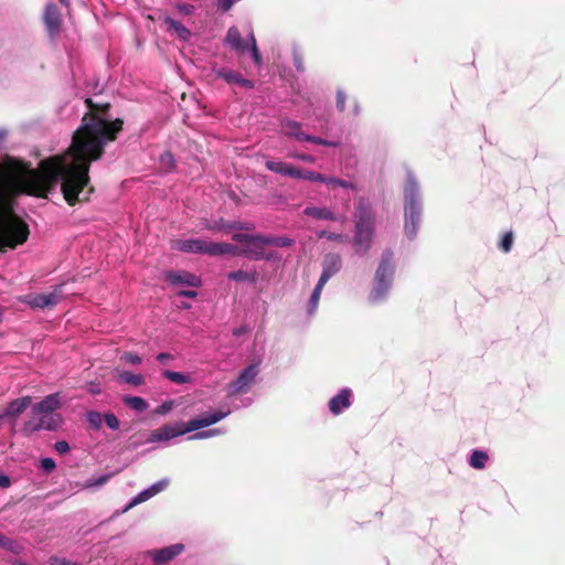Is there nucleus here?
<instances>
[{"instance_id":"nucleus-1","label":"nucleus","mask_w":565,"mask_h":565,"mask_svg":"<svg viewBox=\"0 0 565 565\" xmlns=\"http://www.w3.org/2000/svg\"><path fill=\"white\" fill-rule=\"evenodd\" d=\"M88 111L75 130L68 149L41 160L38 168L31 163L6 156L0 162V253L23 245L29 236V225L14 213L15 200L21 195L47 199L57 183L70 206L86 203L95 192L89 169L105 153V147L117 139L124 120L113 119L110 103L85 99Z\"/></svg>"},{"instance_id":"nucleus-2","label":"nucleus","mask_w":565,"mask_h":565,"mask_svg":"<svg viewBox=\"0 0 565 565\" xmlns=\"http://www.w3.org/2000/svg\"><path fill=\"white\" fill-rule=\"evenodd\" d=\"M404 214H405V234L414 238L417 233V226L420 221L422 206L419 203L418 184L414 179H408L404 190Z\"/></svg>"},{"instance_id":"nucleus-3","label":"nucleus","mask_w":565,"mask_h":565,"mask_svg":"<svg viewBox=\"0 0 565 565\" xmlns=\"http://www.w3.org/2000/svg\"><path fill=\"white\" fill-rule=\"evenodd\" d=\"M394 271L393 252L386 249L375 273L374 286L370 295L372 301H379L385 297L391 288Z\"/></svg>"},{"instance_id":"nucleus-4","label":"nucleus","mask_w":565,"mask_h":565,"mask_svg":"<svg viewBox=\"0 0 565 565\" xmlns=\"http://www.w3.org/2000/svg\"><path fill=\"white\" fill-rule=\"evenodd\" d=\"M178 248L183 253H199L210 256L226 255V250H230L224 243L207 242L204 239L179 241Z\"/></svg>"},{"instance_id":"nucleus-5","label":"nucleus","mask_w":565,"mask_h":565,"mask_svg":"<svg viewBox=\"0 0 565 565\" xmlns=\"http://www.w3.org/2000/svg\"><path fill=\"white\" fill-rule=\"evenodd\" d=\"M256 237H259L260 239L254 241L253 243H250V245L245 246V247H238L233 244L224 243V245L230 248V250H226V254L236 255V256H246L248 258L256 259V260L264 259V258L268 259L269 257L265 256V253H264V246L267 245V243H265L266 236L256 235Z\"/></svg>"},{"instance_id":"nucleus-6","label":"nucleus","mask_w":565,"mask_h":565,"mask_svg":"<svg viewBox=\"0 0 565 565\" xmlns=\"http://www.w3.org/2000/svg\"><path fill=\"white\" fill-rule=\"evenodd\" d=\"M258 374L256 364H249L238 375V377L228 384V395L246 393L248 386L255 381Z\"/></svg>"},{"instance_id":"nucleus-7","label":"nucleus","mask_w":565,"mask_h":565,"mask_svg":"<svg viewBox=\"0 0 565 565\" xmlns=\"http://www.w3.org/2000/svg\"><path fill=\"white\" fill-rule=\"evenodd\" d=\"M61 299V289H55L50 294L28 295L24 298V302L33 309H46L56 306Z\"/></svg>"},{"instance_id":"nucleus-8","label":"nucleus","mask_w":565,"mask_h":565,"mask_svg":"<svg viewBox=\"0 0 565 565\" xmlns=\"http://www.w3.org/2000/svg\"><path fill=\"white\" fill-rule=\"evenodd\" d=\"M43 22L51 39H55L62 30V14L54 3L46 4L43 13Z\"/></svg>"},{"instance_id":"nucleus-9","label":"nucleus","mask_w":565,"mask_h":565,"mask_svg":"<svg viewBox=\"0 0 565 565\" xmlns=\"http://www.w3.org/2000/svg\"><path fill=\"white\" fill-rule=\"evenodd\" d=\"M226 416V413L223 412H214V413H206L200 417L190 419L186 424H184L183 433H190L198 430L200 428H204L207 426H211L221 419H223Z\"/></svg>"},{"instance_id":"nucleus-10","label":"nucleus","mask_w":565,"mask_h":565,"mask_svg":"<svg viewBox=\"0 0 565 565\" xmlns=\"http://www.w3.org/2000/svg\"><path fill=\"white\" fill-rule=\"evenodd\" d=\"M184 550V545L181 543L172 544L170 546L149 551L148 554L151 556L156 565H166Z\"/></svg>"},{"instance_id":"nucleus-11","label":"nucleus","mask_w":565,"mask_h":565,"mask_svg":"<svg viewBox=\"0 0 565 565\" xmlns=\"http://www.w3.org/2000/svg\"><path fill=\"white\" fill-rule=\"evenodd\" d=\"M342 267V259L339 254L330 253L327 254L322 262V273L319 278L321 284H327V281L334 276Z\"/></svg>"},{"instance_id":"nucleus-12","label":"nucleus","mask_w":565,"mask_h":565,"mask_svg":"<svg viewBox=\"0 0 565 565\" xmlns=\"http://www.w3.org/2000/svg\"><path fill=\"white\" fill-rule=\"evenodd\" d=\"M32 403V398L30 396H24L21 398H17L11 401L3 412L0 414V419L11 418L17 419Z\"/></svg>"},{"instance_id":"nucleus-13","label":"nucleus","mask_w":565,"mask_h":565,"mask_svg":"<svg viewBox=\"0 0 565 565\" xmlns=\"http://www.w3.org/2000/svg\"><path fill=\"white\" fill-rule=\"evenodd\" d=\"M216 78H222L227 84H237L246 89L254 88V83L250 79L244 78L238 72L218 68L214 71Z\"/></svg>"},{"instance_id":"nucleus-14","label":"nucleus","mask_w":565,"mask_h":565,"mask_svg":"<svg viewBox=\"0 0 565 565\" xmlns=\"http://www.w3.org/2000/svg\"><path fill=\"white\" fill-rule=\"evenodd\" d=\"M61 402L58 394H50L45 396L41 402L32 406V414L34 416L41 414H52L55 409L60 408Z\"/></svg>"},{"instance_id":"nucleus-15","label":"nucleus","mask_w":565,"mask_h":565,"mask_svg":"<svg viewBox=\"0 0 565 565\" xmlns=\"http://www.w3.org/2000/svg\"><path fill=\"white\" fill-rule=\"evenodd\" d=\"M352 391L350 388L341 390L329 401V411L333 415H339L342 409L350 407Z\"/></svg>"},{"instance_id":"nucleus-16","label":"nucleus","mask_w":565,"mask_h":565,"mask_svg":"<svg viewBox=\"0 0 565 565\" xmlns=\"http://www.w3.org/2000/svg\"><path fill=\"white\" fill-rule=\"evenodd\" d=\"M224 43L238 54L245 53L247 43L243 40L237 26H231L225 35Z\"/></svg>"},{"instance_id":"nucleus-17","label":"nucleus","mask_w":565,"mask_h":565,"mask_svg":"<svg viewBox=\"0 0 565 565\" xmlns=\"http://www.w3.org/2000/svg\"><path fill=\"white\" fill-rule=\"evenodd\" d=\"M167 280L172 285H185L191 287H199L201 285L200 277L189 271H169L167 273Z\"/></svg>"},{"instance_id":"nucleus-18","label":"nucleus","mask_w":565,"mask_h":565,"mask_svg":"<svg viewBox=\"0 0 565 565\" xmlns=\"http://www.w3.org/2000/svg\"><path fill=\"white\" fill-rule=\"evenodd\" d=\"M183 428H178L173 426H162L156 430L152 431L150 441H159V440H169L173 437L183 435Z\"/></svg>"},{"instance_id":"nucleus-19","label":"nucleus","mask_w":565,"mask_h":565,"mask_svg":"<svg viewBox=\"0 0 565 565\" xmlns=\"http://www.w3.org/2000/svg\"><path fill=\"white\" fill-rule=\"evenodd\" d=\"M281 130L285 136L296 138L299 141H305L307 134L301 130V125L298 121L291 119H285L281 121Z\"/></svg>"},{"instance_id":"nucleus-20","label":"nucleus","mask_w":565,"mask_h":565,"mask_svg":"<svg viewBox=\"0 0 565 565\" xmlns=\"http://www.w3.org/2000/svg\"><path fill=\"white\" fill-rule=\"evenodd\" d=\"M373 233L356 231L353 237V245L358 253L365 254L372 245Z\"/></svg>"},{"instance_id":"nucleus-21","label":"nucleus","mask_w":565,"mask_h":565,"mask_svg":"<svg viewBox=\"0 0 565 565\" xmlns=\"http://www.w3.org/2000/svg\"><path fill=\"white\" fill-rule=\"evenodd\" d=\"M305 215L317 218V220H328V221H338L339 217L326 207L318 206H307L303 210Z\"/></svg>"},{"instance_id":"nucleus-22","label":"nucleus","mask_w":565,"mask_h":565,"mask_svg":"<svg viewBox=\"0 0 565 565\" xmlns=\"http://www.w3.org/2000/svg\"><path fill=\"white\" fill-rule=\"evenodd\" d=\"M354 218H355V221H374L372 207L366 200L360 199L356 202L355 211H354Z\"/></svg>"},{"instance_id":"nucleus-23","label":"nucleus","mask_w":565,"mask_h":565,"mask_svg":"<svg viewBox=\"0 0 565 565\" xmlns=\"http://www.w3.org/2000/svg\"><path fill=\"white\" fill-rule=\"evenodd\" d=\"M163 22L168 26V30L173 31L178 35L179 39H181L183 41L189 40L191 32L182 23H180L179 21H177L170 17H164Z\"/></svg>"},{"instance_id":"nucleus-24","label":"nucleus","mask_w":565,"mask_h":565,"mask_svg":"<svg viewBox=\"0 0 565 565\" xmlns=\"http://www.w3.org/2000/svg\"><path fill=\"white\" fill-rule=\"evenodd\" d=\"M488 459L489 456L487 452L482 450H473L469 459V465L475 469H483Z\"/></svg>"},{"instance_id":"nucleus-25","label":"nucleus","mask_w":565,"mask_h":565,"mask_svg":"<svg viewBox=\"0 0 565 565\" xmlns=\"http://www.w3.org/2000/svg\"><path fill=\"white\" fill-rule=\"evenodd\" d=\"M228 279L231 280H236V281H249L252 284H255L257 281V274L254 271V273H247L245 270H236V271H231L228 275H227Z\"/></svg>"},{"instance_id":"nucleus-26","label":"nucleus","mask_w":565,"mask_h":565,"mask_svg":"<svg viewBox=\"0 0 565 565\" xmlns=\"http://www.w3.org/2000/svg\"><path fill=\"white\" fill-rule=\"evenodd\" d=\"M124 403L137 412H145L148 408L146 399L139 396H125Z\"/></svg>"},{"instance_id":"nucleus-27","label":"nucleus","mask_w":565,"mask_h":565,"mask_svg":"<svg viewBox=\"0 0 565 565\" xmlns=\"http://www.w3.org/2000/svg\"><path fill=\"white\" fill-rule=\"evenodd\" d=\"M118 377L127 383V384H130V385H134V386H140L145 383V377L141 375V374H135L132 372H129V371H122L119 373Z\"/></svg>"},{"instance_id":"nucleus-28","label":"nucleus","mask_w":565,"mask_h":565,"mask_svg":"<svg viewBox=\"0 0 565 565\" xmlns=\"http://www.w3.org/2000/svg\"><path fill=\"white\" fill-rule=\"evenodd\" d=\"M324 285L326 284H321V281H318V284L316 285V287L310 296L309 302H308L309 315H311L317 309L319 300H320L321 291H322Z\"/></svg>"},{"instance_id":"nucleus-29","label":"nucleus","mask_w":565,"mask_h":565,"mask_svg":"<svg viewBox=\"0 0 565 565\" xmlns=\"http://www.w3.org/2000/svg\"><path fill=\"white\" fill-rule=\"evenodd\" d=\"M39 416H40L38 418L40 422L39 427H41V430L42 429L54 430L57 427V419H56L57 416L56 415L41 414Z\"/></svg>"},{"instance_id":"nucleus-30","label":"nucleus","mask_w":565,"mask_h":565,"mask_svg":"<svg viewBox=\"0 0 565 565\" xmlns=\"http://www.w3.org/2000/svg\"><path fill=\"white\" fill-rule=\"evenodd\" d=\"M265 243L277 247H290L295 244V241L285 236H266Z\"/></svg>"},{"instance_id":"nucleus-31","label":"nucleus","mask_w":565,"mask_h":565,"mask_svg":"<svg viewBox=\"0 0 565 565\" xmlns=\"http://www.w3.org/2000/svg\"><path fill=\"white\" fill-rule=\"evenodd\" d=\"M265 167L271 171V172H276V173H280L282 175H287L288 174V169L290 167V164L286 163V162H282V161H273V160H268L265 162Z\"/></svg>"},{"instance_id":"nucleus-32","label":"nucleus","mask_w":565,"mask_h":565,"mask_svg":"<svg viewBox=\"0 0 565 565\" xmlns=\"http://www.w3.org/2000/svg\"><path fill=\"white\" fill-rule=\"evenodd\" d=\"M162 376L175 384H184L190 382V376L180 372L164 370L162 371Z\"/></svg>"},{"instance_id":"nucleus-33","label":"nucleus","mask_w":565,"mask_h":565,"mask_svg":"<svg viewBox=\"0 0 565 565\" xmlns=\"http://www.w3.org/2000/svg\"><path fill=\"white\" fill-rule=\"evenodd\" d=\"M0 546L14 554H19L22 551V546L17 541L8 539L2 534H0Z\"/></svg>"},{"instance_id":"nucleus-34","label":"nucleus","mask_w":565,"mask_h":565,"mask_svg":"<svg viewBox=\"0 0 565 565\" xmlns=\"http://www.w3.org/2000/svg\"><path fill=\"white\" fill-rule=\"evenodd\" d=\"M86 418L93 429H95V430L100 429V427L103 425L104 416L99 412L89 411L86 414Z\"/></svg>"},{"instance_id":"nucleus-35","label":"nucleus","mask_w":565,"mask_h":565,"mask_svg":"<svg viewBox=\"0 0 565 565\" xmlns=\"http://www.w3.org/2000/svg\"><path fill=\"white\" fill-rule=\"evenodd\" d=\"M326 184L330 186H342L344 189L356 190V185L354 183L334 177H328Z\"/></svg>"},{"instance_id":"nucleus-36","label":"nucleus","mask_w":565,"mask_h":565,"mask_svg":"<svg viewBox=\"0 0 565 565\" xmlns=\"http://www.w3.org/2000/svg\"><path fill=\"white\" fill-rule=\"evenodd\" d=\"M513 241H514L513 233L511 231L505 232L499 243V248L503 253H509L512 248Z\"/></svg>"},{"instance_id":"nucleus-37","label":"nucleus","mask_w":565,"mask_h":565,"mask_svg":"<svg viewBox=\"0 0 565 565\" xmlns=\"http://www.w3.org/2000/svg\"><path fill=\"white\" fill-rule=\"evenodd\" d=\"M40 426V422L38 418H32V419H29L24 423L23 425V428H22V433L26 436L35 433V431H39L41 430V427Z\"/></svg>"},{"instance_id":"nucleus-38","label":"nucleus","mask_w":565,"mask_h":565,"mask_svg":"<svg viewBox=\"0 0 565 565\" xmlns=\"http://www.w3.org/2000/svg\"><path fill=\"white\" fill-rule=\"evenodd\" d=\"M40 426V422L38 418H32V419H29L24 423L23 425V428H22V433L26 436L35 433V431H39L41 430V427Z\"/></svg>"},{"instance_id":"nucleus-39","label":"nucleus","mask_w":565,"mask_h":565,"mask_svg":"<svg viewBox=\"0 0 565 565\" xmlns=\"http://www.w3.org/2000/svg\"><path fill=\"white\" fill-rule=\"evenodd\" d=\"M233 241L245 244L246 246L250 245L254 241H259V237H256V235H249L244 233H236L232 236Z\"/></svg>"},{"instance_id":"nucleus-40","label":"nucleus","mask_w":565,"mask_h":565,"mask_svg":"<svg viewBox=\"0 0 565 565\" xmlns=\"http://www.w3.org/2000/svg\"><path fill=\"white\" fill-rule=\"evenodd\" d=\"M249 40H250V54H252V57H253L255 64L260 65L263 60H262V55L259 53V50L257 47L256 39H255L253 33H250Z\"/></svg>"},{"instance_id":"nucleus-41","label":"nucleus","mask_w":565,"mask_h":565,"mask_svg":"<svg viewBox=\"0 0 565 565\" xmlns=\"http://www.w3.org/2000/svg\"><path fill=\"white\" fill-rule=\"evenodd\" d=\"M160 163L167 170L171 171L174 168V158L170 151H166L160 156Z\"/></svg>"},{"instance_id":"nucleus-42","label":"nucleus","mask_w":565,"mask_h":565,"mask_svg":"<svg viewBox=\"0 0 565 565\" xmlns=\"http://www.w3.org/2000/svg\"><path fill=\"white\" fill-rule=\"evenodd\" d=\"M150 498H152V493L149 491V489H146L132 499V501L130 502V504L128 505L127 509L132 508L141 502H145V501L149 500Z\"/></svg>"},{"instance_id":"nucleus-43","label":"nucleus","mask_w":565,"mask_h":565,"mask_svg":"<svg viewBox=\"0 0 565 565\" xmlns=\"http://www.w3.org/2000/svg\"><path fill=\"white\" fill-rule=\"evenodd\" d=\"M105 424L113 430H116L120 426V422L117 416L113 413H107L104 415Z\"/></svg>"},{"instance_id":"nucleus-44","label":"nucleus","mask_w":565,"mask_h":565,"mask_svg":"<svg viewBox=\"0 0 565 565\" xmlns=\"http://www.w3.org/2000/svg\"><path fill=\"white\" fill-rule=\"evenodd\" d=\"M307 170L290 164L287 177L306 180Z\"/></svg>"},{"instance_id":"nucleus-45","label":"nucleus","mask_w":565,"mask_h":565,"mask_svg":"<svg viewBox=\"0 0 565 565\" xmlns=\"http://www.w3.org/2000/svg\"><path fill=\"white\" fill-rule=\"evenodd\" d=\"M305 141L312 142V143H316V145L326 146V147H335V146H338L337 142L329 141V140L322 139L320 137H315V136H310V135H307Z\"/></svg>"},{"instance_id":"nucleus-46","label":"nucleus","mask_w":565,"mask_h":565,"mask_svg":"<svg viewBox=\"0 0 565 565\" xmlns=\"http://www.w3.org/2000/svg\"><path fill=\"white\" fill-rule=\"evenodd\" d=\"M355 230L374 233V221H355Z\"/></svg>"},{"instance_id":"nucleus-47","label":"nucleus","mask_w":565,"mask_h":565,"mask_svg":"<svg viewBox=\"0 0 565 565\" xmlns=\"http://www.w3.org/2000/svg\"><path fill=\"white\" fill-rule=\"evenodd\" d=\"M318 236L326 237L327 239L332 241V242H344L347 239V237L342 234L331 233V232H327V231H321L318 234Z\"/></svg>"},{"instance_id":"nucleus-48","label":"nucleus","mask_w":565,"mask_h":565,"mask_svg":"<svg viewBox=\"0 0 565 565\" xmlns=\"http://www.w3.org/2000/svg\"><path fill=\"white\" fill-rule=\"evenodd\" d=\"M327 178L324 174L307 170L306 180L308 181L326 183Z\"/></svg>"},{"instance_id":"nucleus-49","label":"nucleus","mask_w":565,"mask_h":565,"mask_svg":"<svg viewBox=\"0 0 565 565\" xmlns=\"http://www.w3.org/2000/svg\"><path fill=\"white\" fill-rule=\"evenodd\" d=\"M345 100H347V95L343 90L339 89L337 92V108L339 111H344L345 109Z\"/></svg>"},{"instance_id":"nucleus-50","label":"nucleus","mask_w":565,"mask_h":565,"mask_svg":"<svg viewBox=\"0 0 565 565\" xmlns=\"http://www.w3.org/2000/svg\"><path fill=\"white\" fill-rule=\"evenodd\" d=\"M54 449L61 455H65L71 450L70 445L66 440L56 441L54 445Z\"/></svg>"},{"instance_id":"nucleus-51","label":"nucleus","mask_w":565,"mask_h":565,"mask_svg":"<svg viewBox=\"0 0 565 565\" xmlns=\"http://www.w3.org/2000/svg\"><path fill=\"white\" fill-rule=\"evenodd\" d=\"M121 359L130 364H140L141 363V358L134 352H126Z\"/></svg>"},{"instance_id":"nucleus-52","label":"nucleus","mask_w":565,"mask_h":565,"mask_svg":"<svg viewBox=\"0 0 565 565\" xmlns=\"http://www.w3.org/2000/svg\"><path fill=\"white\" fill-rule=\"evenodd\" d=\"M177 10L183 15H191L194 12V6L190 3L177 4Z\"/></svg>"},{"instance_id":"nucleus-53","label":"nucleus","mask_w":565,"mask_h":565,"mask_svg":"<svg viewBox=\"0 0 565 565\" xmlns=\"http://www.w3.org/2000/svg\"><path fill=\"white\" fill-rule=\"evenodd\" d=\"M41 468L45 471V472H51L52 470L55 469V462L52 458H43L41 460Z\"/></svg>"},{"instance_id":"nucleus-54","label":"nucleus","mask_w":565,"mask_h":565,"mask_svg":"<svg viewBox=\"0 0 565 565\" xmlns=\"http://www.w3.org/2000/svg\"><path fill=\"white\" fill-rule=\"evenodd\" d=\"M168 486L167 480H161L154 484H152L149 489V491L152 493V497L162 491Z\"/></svg>"},{"instance_id":"nucleus-55","label":"nucleus","mask_w":565,"mask_h":565,"mask_svg":"<svg viewBox=\"0 0 565 565\" xmlns=\"http://www.w3.org/2000/svg\"><path fill=\"white\" fill-rule=\"evenodd\" d=\"M51 565H72L73 562L66 559L65 557L60 556H51L49 559Z\"/></svg>"},{"instance_id":"nucleus-56","label":"nucleus","mask_w":565,"mask_h":565,"mask_svg":"<svg viewBox=\"0 0 565 565\" xmlns=\"http://www.w3.org/2000/svg\"><path fill=\"white\" fill-rule=\"evenodd\" d=\"M156 359L161 364L167 365L170 361L173 360V355L170 353H167V352H162V353H159Z\"/></svg>"},{"instance_id":"nucleus-57","label":"nucleus","mask_w":565,"mask_h":565,"mask_svg":"<svg viewBox=\"0 0 565 565\" xmlns=\"http://www.w3.org/2000/svg\"><path fill=\"white\" fill-rule=\"evenodd\" d=\"M234 3V0H217V6L222 11H228Z\"/></svg>"},{"instance_id":"nucleus-58","label":"nucleus","mask_w":565,"mask_h":565,"mask_svg":"<svg viewBox=\"0 0 565 565\" xmlns=\"http://www.w3.org/2000/svg\"><path fill=\"white\" fill-rule=\"evenodd\" d=\"M109 478H110V476H108V475L100 476L95 481L89 482V486H96V487L103 486L109 480Z\"/></svg>"},{"instance_id":"nucleus-59","label":"nucleus","mask_w":565,"mask_h":565,"mask_svg":"<svg viewBox=\"0 0 565 565\" xmlns=\"http://www.w3.org/2000/svg\"><path fill=\"white\" fill-rule=\"evenodd\" d=\"M11 486V479L4 473L0 472V487L6 489Z\"/></svg>"},{"instance_id":"nucleus-60","label":"nucleus","mask_w":565,"mask_h":565,"mask_svg":"<svg viewBox=\"0 0 565 565\" xmlns=\"http://www.w3.org/2000/svg\"><path fill=\"white\" fill-rule=\"evenodd\" d=\"M178 296L185 298H195L198 296V292L195 290H180L178 292Z\"/></svg>"},{"instance_id":"nucleus-61","label":"nucleus","mask_w":565,"mask_h":565,"mask_svg":"<svg viewBox=\"0 0 565 565\" xmlns=\"http://www.w3.org/2000/svg\"><path fill=\"white\" fill-rule=\"evenodd\" d=\"M294 60H295V66L298 71H303L305 70V66H303V63H302V60L299 55H295L294 56Z\"/></svg>"},{"instance_id":"nucleus-62","label":"nucleus","mask_w":565,"mask_h":565,"mask_svg":"<svg viewBox=\"0 0 565 565\" xmlns=\"http://www.w3.org/2000/svg\"><path fill=\"white\" fill-rule=\"evenodd\" d=\"M292 157L297 158L299 160H302V161H307V162H313L315 161V159L311 156H308V154H299V153H297V154H294Z\"/></svg>"},{"instance_id":"nucleus-63","label":"nucleus","mask_w":565,"mask_h":565,"mask_svg":"<svg viewBox=\"0 0 565 565\" xmlns=\"http://www.w3.org/2000/svg\"><path fill=\"white\" fill-rule=\"evenodd\" d=\"M171 409V403H163L159 409L158 413L164 414Z\"/></svg>"},{"instance_id":"nucleus-64","label":"nucleus","mask_w":565,"mask_h":565,"mask_svg":"<svg viewBox=\"0 0 565 565\" xmlns=\"http://www.w3.org/2000/svg\"><path fill=\"white\" fill-rule=\"evenodd\" d=\"M246 332H247V328L246 327H239V328H236V329L233 330V334L235 337H239V335H242V334H244Z\"/></svg>"}]
</instances>
